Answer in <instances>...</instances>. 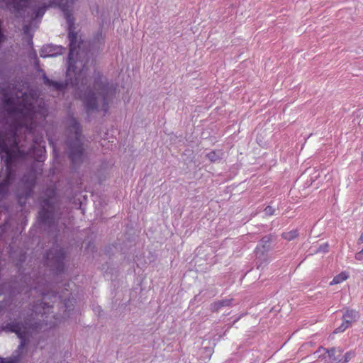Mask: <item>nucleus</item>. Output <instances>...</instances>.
Here are the masks:
<instances>
[{"label":"nucleus","instance_id":"obj_1","mask_svg":"<svg viewBox=\"0 0 363 363\" xmlns=\"http://www.w3.org/2000/svg\"><path fill=\"white\" fill-rule=\"evenodd\" d=\"M73 2L74 0H49L48 4H44L35 11V18H38L43 16L47 9L60 8L68 24L69 53L66 83L64 84L50 80L45 74H43V78L46 85L53 86L57 90L66 89L69 86L74 88L88 114L101 111L105 115L116 92V86L99 72H94L91 86L88 76L89 52L84 50V43L78 40L77 33L74 31V19L69 11Z\"/></svg>","mask_w":363,"mask_h":363},{"label":"nucleus","instance_id":"obj_2","mask_svg":"<svg viewBox=\"0 0 363 363\" xmlns=\"http://www.w3.org/2000/svg\"><path fill=\"white\" fill-rule=\"evenodd\" d=\"M29 96L24 93L22 95L21 103L13 106V101L11 98H6L4 101L5 105L9 107V111L13 113L20 114L23 121V125L30 130L35 128L40 121H43L47 116V109L44 107L35 108L33 103L28 101Z\"/></svg>","mask_w":363,"mask_h":363},{"label":"nucleus","instance_id":"obj_3","mask_svg":"<svg viewBox=\"0 0 363 363\" xmlns=\"http://www.w3.org/2000/svg\"><path fill=\"white\" fill-rule=\"evenodd\" d=\"M69 131L74 134V140H68L67 146L69 148V157L74 164H77L83 161L84 148L81 142V129L79 123L74 118L68 120Z\"/></svg>","mask_w":363,"mask_h":363},{"label":"nucleus","instance_id":"obj_4","mask_svg":"<svg viewBox=\"0 0 363 363\" xmlns=\"http://www.w3.org/2000/svg\"><path fill=\"white\" fill-rule=\"evenodd\" d=\"M44 323L29 324L25 323V324H20L17 323H8L6 325L2 328V330L15 333L18 337L21 340V343L18 346V350L23 349L26 345L27 339L33 332L38 330V329L42 330L43 328Z\"/></svg>","mask_w":363,"mask_h":363},{"label":"nucleus","instance_id":"obj_5","mask_svg":"<svg viewBox=\"0 0 363 363\" xmlns=\"http://www.w3.org/2000/svg\"><path fill=\"white\" fill-rule=\"evenodd\" d=\"M342 350L340 348L325 349L319 347L313 354V358L321 359L325 363H340Z\"/></svg>","mask_w":363,"mask_h":363},{"label":"nucleus","instance_id":"obj_6","mask_svg":"<svg viewBox=\"0 0 363 363\" xmlns=\"http://www.w3.org/2000/svg\"><path fill=\"white\" fill-rule=\"evenodd\" d=\"M47 259L48 264L54 267L58 271H61L64 264L65 252L61 248H53L47 253Z\"/></svg>","mask_w":363,"mask_h":363},{"label":"nucleus","instance_id":"obj_7","mask_svg":"<svg viewBox=\"0 0 363 363\" xmlns=\"http://www.w3.org/2000/svg\"><path fill=\"white\" fill-rule=\"evenodd\" d=\"M65 50V48L62 46H57L55 45H44L41 50L40 55L41 57H56L57 55H62Z\"/></svg>","mask_w":363,"mask_h":363},{"label":"nucleus","instance_id":"obj_8","mask_svg":"<svg viewBox=\"0 0 363 363\" xmlns=\"http://www.w3.org/2000/svg\"><path fill=\"white\" fill-rule=\"evenodd\" d=\"M50 308L51 306L48 303L43 301L39 305L35 306L33 309V312L36 316H38L40 314L42 318L45 316V318H47V314L49 313Z\"/></svg>","mask_w":363,"mask_h":363},{"label":"nucleus","instance_id":"obj_9","mask_svg":"<svg viewBox=\"0 0 363 363\" xmlns=\"http://www.w3.org/2000/svg\"><path fill=\"white\" fill-rule=\"evenodd\" d=\"M52 220V213L51 211L45 210L43 207L38 213V220L40 223L44 225H50Z\"/></svg>","mask_w":363,"mask_h":363},{"label":"nucleus","instance_id":"obj_10","mask_svg":"<svg viewBox=\"0 0 363 363\" xmlns=\"http://www.w3.org/2000/svg\"><path fill=\"white\" fill-rule=\"evenodd\" d=\"M29 0H4L5 4L14 11L18 12L27 6Z\"/></svg>","mask_w":363,"mask_h":363},{"label":"nucleus","instance_id":"obj_11","mask_svg":"<svg viewBox=\"0 0 363 363\" xmlns=\"http://www.w3.org/2000/svg\"><path fill=\"white\" fill-rule=\"evenodd\" d=\"M348 277H349L348 273H347L345 272H342L340 273L339 274L336 275L333 279V280L330 281V284L335 285V284H340L342 281L347 279Z\"/></svg>","mask_w":363,"mask_h":363},{"label":"nucleus","instance_id":"obj_12","mask_svg":"<svg viewBox=\"0 0 363 363\" xmlns=\"http://www.w3.org/2000/svg\"><path fill=\"white\" fill-rule=\"evenodd\" d=\"M358 318V313L354 310H347L343 315V320H350L352 323Z\"/></svg>","mask_w":363,"mask_h":363},{"label":"nucleus","instance_id":"obj_13","mask_svg":"<svg viewBox=\"0 0 363 363\" xmlns=\"http://www.w3.org/2000/svg\"><path fill=\"white\" fill-rule=\"evenodd\" d=\"M230 304V300L225 299L216 302L213 304L212 307L213 310H218L221 307L229 306Z\"/></svg>","mask_w":363,"mask_h":363},{"label":"nucleus","instance_id":"obj_14","mask_svg":"<svg viewBox=\"0 0 363 363\" xmlns=\"http://www.w3.org/2000/svg\"><path fill=\"white\" fill-rule=\"evenodd\" d=\"M298 236L297 230H291L289 232L284 233L282 237L286 240H292Z\"/></svg>","mask_w":363,"mask_h":363},{"label":"nucleus","instance_id":"obj_15","mask_svg":"<svg viewBox=\"0 0 363 363\" xmlns=\"http://www.w3.org/2000/svg\"><path fill=\"white\" fill-rule=\"evenodd\" d=\"M207 157L211 162H216L220 158V152H216V151H211L209 153L207 154Z\"/></svg>","mask_w":363,"mask_h":363},{"label":"nucleus","instance_id":"obj_16","mask_svg":"<svg viewBox=\"0 0 363 363\" xmlns=\"http://www.w3.org/2000/svg\"><path fill=\"white\" fill-rule=\"evenodd\" d=\"M353 356H354V353L352 352H347L344 355L342 354L340 363L348 362L352 358Z\"/></svg>","mask_w":363,"mask_h":363},{"label":"nucleus","instance_id":"obj_17","mask_svg":"<svg viewBox=\"0 0 363 363\" xmlns=\"http://www.w3.org/2000/svg\"><path fill=\"white\" fill-rule=\"evenodd\" d=\"M274 208L270 206H268L264 208V213L266 215L272 216L274 214Z\"/></svg>","mask_w":363,"mask_h":363},{"label":"nucleus","instance_id":"obj_18","mask_svg":"<svg viewBox=\"0 0 363 363\" xmlns=\"http://www.w3.org/2000/svg\"><path fill=\"white\" fill-rule=\"evenodd\" d=\"M8 184L6 182H2L0 184V193L6 191L7 190Z\"/></svg>","mask_w":363,"mask_h":363},{"label":"nucleus","instance_id":"obj_19","mask_svg":"<svg viewBox=\"0 0 363 363\" xmlns=\"http://www.w3.org/2000/svg\"><path fill=\"white\" fill-rule=\"evenodd\" d=\"M355 259H357V260H362L363 259V249L361 251H359L357 253H356Z\"/></svg>","mask_w":363,"mask_h":363},{"label":"nucleus","instance_id":"obj_20","mask_svg":"<svg viewBox=\"0 0 363 363\" xmlns=\"http://www.w3.org/2000/svg\"><path fill=\"white\" fill-rule=\"evenodd\" d=\"M346 329L345 328V327L343 326V325L341 324L340 326H339L338 328H337L334 333H342L343 331H345Z\"/></svg>","mask_w":363,"mask_h":363},{"label":"nucleus","instance_id":"obj_21","mask_svg":"<svg viewBox=\"0 0 363 363\" xmlns=\"http://www.w3.org/2000/svg\"><path fill=\"white\" fill-rule=\"evenodd\" d=\"M14 360L0 357V363H14Z\"/></svg>","mask_w":363,"mask_h":363},{"label":"nucleus","instance_id":"obj_22","mask_svg":"<svg viewBox=\"0 0 363 363\" xmlns=\"http://www.w3.org/2000/svg\"><path fill=\"white\" fill-rule=\"evenodd\" d=\"M342 325H343L345 328L347 329V328L350 327V325H351V323L350 322V320H343Z\"/></svg>","mask_w":363,"mask_h":363},{"label":"nucleus","instance_id":"obj_23","mask_svg":"<svg viewBox=\"0 0 363 363\" xmlns=\"http://www.w3.org/2000/svg\"><path fill=\"white\" fill-rule=\"evenodd\" d=\"M358 243H363V233L361 234L358 240Z\"/></svg>","mask_w":363,"mask_h":363},{"label":"nucleus","instance_id":"obj_24","mask_svg":"<svg viewBox=\"0 0 363 363\" xmlns=\"http://www.w3.org/2000/svg\"><path fill=\"white\" fill-rule=\"evenodd\" d=\"M43 150H44V147H40V150H39V151H40V152H43Z\"/></svg>","mask_w":363,"mask_h":363},{"label":"nucleus","instance_id":"obj_25","mask_svg":"<svg viewBox=\"0 0 363 363\" xmlns=\"http://www.w3.org/2000/svg\"><path fill=\"white\" fill-rule=\"evenodd\" d=\"M43 301H45L46 299V296L45 295L43 296Z\"/></svg>","mask_w":363,"mask_h":363},{"label":"nucleus","instance_id":"obj_26","mask_svg":"<svg viewBox=\"0 0 363 363\" xmlns=\"http://www.w3.org/2000/svg\"><path fill=\"white\" fill-rule=\"evenodd\" d=\"M53 151H54V152H55V153H56V150H55V147H53Z\"/></svg>","mask_w":363,"mask_h":363}]
</instances>
